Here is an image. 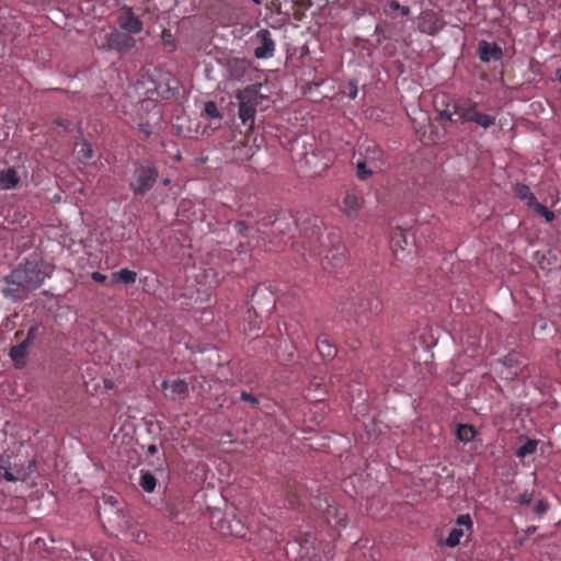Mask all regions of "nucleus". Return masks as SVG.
<instances>
[{
	"label": "nucleus",
	"instance_id": "c85d7f7f",
	"mask_svg": "<svg viewBox=\"0 0 561 561\" xmlns=\"http://www.w3.org/2000/svg\"><path fill=\"white\" fill-rule=\"evenodd\" d=\"M156 478L150 472H145L140 478V485L146 492H152L156 488Z\"/></svg>",
	"mask_w": 561,
	"mask_h": 561
},
{
	"label": "nucleus",
	"instance_id": "6e6552de",
	"mask_svg": "<svg viewBox=\"0 0 561 561\" xmlns=\"http://www.w3.org/2000/svg\"><path fill=\"white\" fill-rule=\"evenodd\" d=\"M136 46V39L123 32L114 31L104 36V41L100 44L101 49L116 50L127 53Z\"/></svg>",
	"mask_w": 561,
	"mask_h": 561
},
{
	"label": "nucleus",
	"instance_id": "1a4fd4ad",
	"mask_svg": "<svg viewBox=\"0 0 561 561\" xmlns=\"http://www.w3.org/2000/svg\"><path fill=\"white\" fill-rule=\"evenodd\" d=\"M312 536L310 534H304L299 538L287 543L286 552L288 556H293L299 560L313 561L316 558L314 553H311L312 549Z\"/></svg>",
	"mask_w": 561,
	"mask_h": 561
},
{
	"label": "nucleus",
	"instance_id": "f3484780",
	"mask_svg": "<svg viewBox=\"0 0 561 561\" xmlns=\"http://www.w3.org/2000/svg\"><path fill=\"white\" fill-rule=\"evenodd\" d=\"M229 75L232 79H241L250 68V61L242 58L230 59L227 64Z\"/></svg>",
	"mask_w": 561,
	"mask_h": 561
},
{
	"label": "nucleus",
	"instance_id": "f03ea898",
	"mask_svg": "<svg viewBox=\"0 0 561 561\" xmlns=\"http://www.w3.org/2000/svg\"><path fill=\"white\" fill-rule=\"evenodd\" d=\"M46 274L33 262L14 268L3 278L1 288L4 297L11 300H24L30 293L38 288L44 282Z\"/></svg>",
	"mask_w": 561,
	"mask_h": 561
},
{
	"label": "nucleus",
	"instance_id": "7ed1b4c3",
	"mask_svg": "<svg viewBox=\"0 0 561 561\" xmlns=\"http://www.w3.org/2000/svg\"><path fill=\"white\" fill-rule=\"evenodd\" d=\"M99 517L104 529L112 535L118 536L128 529V520L117 501L110 499L99 504Z\"/></svg>",
	"mask_w": 561,
	"mask_h": 561
},
{
	"label": "nucleus",
	"instance_id": "0e129e2a",
	"mask_svg": "<svg viewBox=\"0 0 561 561\" xmlns=\"http://www.w3.org/2000/svg\"><path fill=\"white\" fill-rule=\"evenodd\" d=\"M558 75H559V80H560V83H561V71L558 70Z\"/></svg>",
	"mask_w": 561,
	"mask_h": 561
},
{
	"label": "nucleus",
	"instance_id": "a211bd4d",
	"mask_svg": "<svg viewBox=\"0 0 561 561\" xmlns=\"http://www.w3.org/2000/svg\"><path fill=\"white\" fill-rule=\"evenodd\" d=\"M327 390L322 388L321 379L314 377L307 388L306 398L313 402H322Z\"/></svg>",
	"mask_w": 561,
	"mask_h": 561
},
{
	"label": "nucleus",
	"instance_id": "4c0bfd02",
	"mask_svg": "<svg viewBox=\"0 0 561 561\" xmlns=\"http://www.w3.org/2000/svg\"><path fill=\"white\" fill-rule=\"evenodd\" d=\"M204 111L208 117H211V118L220 117L219 111L217 108V104L214 101L206 102Z\"/></svg>",
	"mask_w": 561,
	"mask_h": 561
},
{
	"label": "nucleus",
	"instance_id": "680f3d73",
	"mask_svg": "<svg viewBox=\"0 0 561 561\" xmlns=\"http://www.w3.org/2000/svg\"><path fill=\"white\" fill-rule=\"evenodd\" d=\"M104 383H105L106 388H112L113 387L112 381L105 380Z\"/></svg>",
	"mask_w": 561,
	"mask_h": 561
},
{
	"label": "nucleus",
	"instance_id": "9d476101",
	"mask_svg": "<svg viewBox=\"0 0 561 561\" xmlns=\"http://www.w3.org/2000/svg\"><path fill=\"white\" fill-rule=\"evenodd\" d=\"M477 113V103L470 99L458 100L453 103V114H456L455 123L472 122Z\"/></svg>",
	"mask_w": 561,
	"mask_h": 561
},
{
	"label": "nucleus",
	"instance_id": "774afa93",
	"mask_svg": "<svg viewBox=\"0 0 561 561\" xmlns=\"http://www.w3.org/2000/svg\"><path fill=\"white\" fill-rule=\"evenodd\" d=\"M284 231H285V227H282V228L279 229V232H284Z\"/></svg>",
	"mask_w": 561,
	"mask_h": 561
},
{
	"label": "nucleus",
	"instance_id": "393cba45",
	"mask_svg": "<svg viewBox=\"0 0 561 561\" xmlns=\"http://www.w3.org/2000/svg\"><path fill=\"white\" fill-rule=\"evenodd\" d=\"M502 366L507 368H513V371H510L506 374V378H513L514 376H517V366L519 364V357L518 355L511 354L506 356L503 360H501Z\"/></svg>",
	"mask_w": 561,
	"mask_h": 561
},
{
	"label": "nucleus",
	"instance_id": "603ef678",
	"mask_svg": "<svg viewBox=\"0 0 561 561\" xmlns=\"http://www.w3.org/2000/svg\"><path fill=\"white\" fill-rule=\"evenodd\" d=\"M140 127V130L146 135V137H149L150 134H151V130H150V125L149 123H141L139 125Z\"/></svg>",
	"mask_w": 561,
	"mask_h": 561
},
{
	"label": "nucleus",
	"instance_id": "f704fd0d",
	"mask_svg": "<svg viewBox=\"0 0 561 561\" xmlns=\"http://www.w3.org/2000/svg\"><path fill=\"white\" fill-rule=\"evenodd\" d=\"M356 168H357V176L360 180H367L373 174V171L367 168V161H358L356 163Z\"/></svg>",
	"mask_w": 561,
	"mask_h": 561
},
{
	"label": "nucleus",
	"instance_id": "a878e982",
	"mask_svg": "<svg viewBox=\"0 0 561 561\" xmlns=\"http://www.w3.org/2000/svg\"><path fill=\"white\" fill-rule=\"evenodd\" d=\"M456 434L459 440L467 443L474 437L476 431L471 425L460 424L457 427Z\"/></svg>",
	"mask_w": 561,
	"mask_h": 561
},
{
	"label": "nucleus",
	"instance_id": "39448f33",
	"mask_svg": "<svg viewBox=\"0 0 561 561\" xmlns=\"http://www.w3.org/2000/svg\"><path fill=\"white\" fill-rule=\"evenodd\" d=\"M262 98L256 85L247 87L237 93L239 118L243 125L249 126V129L253 127L256 106Z\"/></svg>",
	"mask_w": 561,
	"mask_h": 561
},
{
	"label": "nucleus",
	"instance_id": "a18cd8bd",
	"mask_svg": "<svg viewBox=\"0 0 561 561\" xmlns=\"http://www.w3.org/2000/svg\"><path fill=\"white\" fill-rule=\"evenodd\" d=\"M533 501V492H524L520 496H519V503L522 505H529Z\"/></svg>",
	"mask_w": 561,
	"mask_h": 561
},
{
	"label": "nucleus",
	"instance_id": "b1692460",
	"mask_svg": "<svg viewBox=\"0 0 561 561\" xmlns=\"http://www.w3.org/2000/svg\"><path fill=\"white\" fill-rule=\"evenodd\" d=\"M347 215L355 214L362 207V198L353 193H347L344 198Z\"/></svg>",
	"mask_w": 561,
	"mask_h": 561
},
{
	"label": "nucleus",
	"instance_id": "2f4dec72",
	"mask_svg": "<svg viewBox=\"0 0 561 561\" xmlns=\"http://www.w3.org/2000/svg\"><path fill=\"white\" fill-rule=\"evenodd\" d=\"M463 536V530L460 528H453L445 540L448 547H456L460 542V538Z\"/></svg>",
	"mask_w": 561,
	"mask_h": 561
},
{
	"label": "nucleus",
	"instance_id": "09e8293b",
	"mask_svg": "<svg viewBox=\"0 0 561 561\" xmlns=\"http://www.w3.org/2000/svg\"><path fill=\"white\" fill-rule=\"evenodd\" d=\"M165 513H167V516L170 518V519H174L178 517V512L176 510L171 506V505H167L165 507Z\"/></svg>",
	"mask_w": 561,
	"mask_h": 561
},
{
	"label": "nucleus",
	"instance_id": "e433bc0d",
	"mask_svg": "<svg viewBox=\"0 0 561 561\" xmlns=\"http://www.w3.org/2000/svg\"><path fill=\"white\" fill-rule=\"evenodd\" d=\"M81 148L79 150L80 158L88 161L93 158V149L92 146L85 141H83L81 145Z\"/></svg>",
	"mask_w": 561,
	"mask_h": 561
},
{
	"label": "nucleus",
	"instance_id": "5fc2aeb1",
	"mask_svg": "<svg viewBox=\"0 0 561 561\" xmlns=\"http://www.w3.org/2000/svg\"><path fill=\"white\" fill-rule=\"evenodd\" d=\"M134 537H135V540L137 542H144V540L146 539L147 535H146V533L139 530L136 534H134Z\"/></svg>",
	"mask_w": 561,
	"mask_h": 561
},
{
	"label": "nucleus",
	"instance_id": "a19ab883",
	"mask_svg": "<svg viewBox=\"0 0 561 561\" xmlns=\"http://www.w3.org/2000/svg\"><path fill=\"white\" fill-rule=\"evenodd\" d=\"M389 8L392 10H400L401 14L408 16L410 14V8L405 5H401L398 1L391 0L388 3Z\"/></svg>",
	"mask_w": 561,
	"mask_h": 561
},
{
	"label": "nucleus",
	"instance_id": "2eb2a0df",
	"mask_svg": "<svg viewBox=\"0 0 561 561\" xmlns=\"http://www.w3.org/2000/svg\"><path fill=\"white\" fill-rule=\"evenodd\" d=\"M119 25L123 30L135 34L139 33L142 28V23L138 16L134 14L130 8L124 9L119 19Z\"/></svg>",
	"mask_w": 561,
	"mask_h": 561
},
{
	"label": "nucleus",
	"instance_id": "4be33fe9",
	"mask_svg": "<svg viewBox=\"0 0 561 561\" xmlns=\"http://www.w3.org/2000/svg\"><path fill=\"white\" fill-rule=\"evenodd\" d=\"M137 279V273L127 268H124L119 272L112 273L111 283L112 284H134Z\"/></svg>",
	"mask_w": 561,
	"mask_h": 561
},
{
	"label": "nucleus",
	"instance_id": "4d7b16f0",
	"mask_svg": "<svg viewBox=\"0 0 561 561\" xmlns=\"http://www.w3.org/2000/svg\"><path fill=\"white\" fill-rule=\"evenodd\" d=\"M148 453L150 455H153L154 453H157V446L156 445H149L148 446Z\"/></svg>",
	"mask_w": 561,
	"mask_h": 561
},
{
	"label": "nucleus",
	"instance_id": "79ce46f5",
	"mask_svg": "<svg viewBox=\"0 0 561 561\" xmlns=\"http://www.w3.org/2000/svg\"><path fill=\"white\" fill-rule=\"evenodd\" d=\"M157 106H158L157 103L151 99L142 100L139 103L140 111H149L151 107L156 108Z\"/></svg>",
	"mask_w": 561,
	"mask_h": 561
},
{
	"label": "nucleus",
	"instance_id": "f257e3e1",
	"mask_svg": "<svg viewBox=\"0 0 561 561\" xmlns=\"http://www.w3.org/2000/svg\"><path fill=\"white\" fill-rule=\"evenodd\" d=\"M305 241L293 244L294 250L304 257L307 252L310 256H323L325 266H340L345 260V249L339 242H333L331 236L323 233L318 219L310 228L305 229Z\"/></svg>",
	"mask_w": 561,
	"mask_h": 561
},
{
	"label": "nucleus",
	"instance_id": "4468645a",
	"mask_svg": "<svg viewBox=\"0 0 561 561\" xmlns=\"http://www.w3.org/2000/svg\"><path fill=\"white\" fill-rule=\"evenodd\" d=\"M444 21L434 11H424L420 19V30L423 33L433 35L444 26Z\"/></svg>",
	"mask_w": 561,
	"mask_h": 561
},
{
	"label": "nucleus",
	"instance_id": "13d9d810",
	"mask_svg": "<svg viewBox=\"0 0 561 561\" xmlns=\"http://www.w3.org/2000/svg\"><path fill=\"white\" fill-rule=\"evenodd\" d=\"M171 381L164 380L161 385L162 389L168 390L170 389Z\"/></svg>",
	"mask_w": 561,
	"mask_h": 561
},
{
	"label": "nucleus",
	"instance_id": "bf43d9fd",
	"mask_svg": "<svg viewBox=\"0 0 561 561\" xmlns=\"http://www.w3.org/2000/svg\"><path fill=\"white\" fill-rule=\"evenodd\" d=\"M56 123H57L58 125H60V126L65 127V128H67V127H68V123H67L66 121L58 119V121H56Z\"/></svg>",
	"mask_w": 561,
	"mask_h": 561
},
{
	"label": "nucleus",
	"instance_id": "0eeeda50",
	"mask_svg": "<svg viewBox=\"0 0 561 561\" xmlns=\"http://www.w3.org/2000/svg\"><path fill=\"white\" fill-rule=\"evenodd\" d=\"M158 172L150 163L140 164L134 173L131 190L136 195H144L156 183Z\"/></svg>",
	"mask_w": 561,
	"mask_h": 561
},
{
	"label": "nucleus",
	"instance_id": "7c9ffc66",
	"mask_svg": "<svg viewBox=\"0 0 561 561\" xmlns=\"http://www.w3.org/2000/svg\"><path fill=\"white\" fill-rule=\"evenodd\" d=\"M472 122L477 123L478 125L482 126L483 128H489L490 126H492L494 124L495 119L493 116L482 114L477 111Z\"/></svg>",
	"mask_w": 561,
	"mask_h": 561
},
{
	"label": "nucleus",
	"instance_id": "338daca9",
	"mask_svg": "<svg viewBox=\"0 0 561 561\" xmlns=\"http://www.w3.org/2000/svg\"><path fill=\"white\" fill-rule=\"evenodd\" d=\"M255 3L260 4L262 0H253Z\"/></svg>",
	"mask_w": 561,
	"mask_h": 561
},
{
	"label": "nucleus",
	"instance_id": "412c9836",
	"mask_svg": "<svg viewBox=\"0 0 561 561\" xmlns=\"http://www.w3.org/2000/svg\"><path fill=\"white\" fill-rule=\"evenodd\" d=\"M27 347L28 341H22L20 344L11 347L10 356L18 367H22L25 365Z\"/></svg>",
	"mask_w": 561,
	"mask_h": 561
},
{
	"label": "nucleus",
	"instance_id": "c756f323",
	"mask_svg": "<svg viewBox=\"0 0 561 561\" xmlns=\"http://www.w3.org/2000/svg\"><path fill=\"white\" fill-rule=\"evenodd\" d=\"M35 470V460H30L27 467H23L18 465L16 462L12 463L13 474L23 473L25 474V480L30 477V474Z\"/></svg>",
	"mask_w": 561,
	"mask_h": 561
},
{
	"label": "nucleus",
	"instance_id": "8fccbe9b",
	"mask_svg": "<svg viewBox=\"0 0 561 561\" xmlns=\"http://www.w3.org/2000/svg\"><path fill=\"white\" fill-rule=\"evenodd\" d=\"M38 330V327L37 325H34L32 327L28 332H27V336L24 341H28V344L31 343V341L35 337L36 335V332Z\"/></svg>",
	"mask_w": 561,
	"mask_h": 561
},
{
	"label": "nucleus",
	"instance_id": "58836bf2",
	"mask_svg": "<svg viewBox=\"0 0 561 561\" xmlns=\"http://www.w3.org/2000/svg\"><path fill=\"white\" fill-rule=\"evenodd\" d=\"M260 535L262 536V538H264L268 543H276L277 542V535L275 533H273L271 529L268 528H262L260 530Z\"/></svg>",
	"mask_w": 561,
	"mask_h": 561
},
{
	"label": "nucleus",
	"instance_id": "5701e85b",
	"mask_svg": "<svg viewBox=\"0 0 561 561\" xmlns=\"http://www.w3.org/2000/svg\"><path fill=\"white\" fill-rule=\"evenodd\" d=\"M514 194L518 198L526 201V204L529 208H533L538 202L535 195L530 192L529 187L525 184H516L514 186Z\"/></svg>",
	"mask_w": 561,
	"mask_h": 561
},
{
	"label": "nucleus",
	"instance_id": "dca6fc26",
	"mask_svg": "<svg viewBox=\"0 0 561 561\" xmlns=\"http://www.w3.org/2000/svg\"><path fill=\"white\" fill-rule=\"evenodd\" d=\"M478 50L480 59L484 62H489L490 60H500L503 55L500 46L484 41L479 44Z\"/></svg>",
	"mask_w": 561,
	"mask_h": 561
},
{
	"label": "nucleus",
	"instance_id": "c9c22d12",
	"mask_svg": "<svg viewBox=\"0 0 561 561\" xmlns=\"http://www.w3.org/2000/svg\"><path fill=\"white\" fill-rule=\"evenodd\" d=\"M248 231H249V226L245 221L239 220V221L234 222L233 232L236 233L237 238L247 237Z\"/></svg>",
	"mask_w": 561,
	"mask_h": 561
},
{
	"label": "nucleus",
	"instance_id": "423d86ee",
	"mask_svg": "<svg viewBox=\"0 0 561 561\" xmlns=\"http://www.w3.org/2000/svg\"><path fill=\"white\" fill-rule=\"evenodd\" d=\"M276 304L274 293L267 287L257 286L251 297V309L259 318L268 317Z\"/></svg>",
	"mask_w": 561,
	"mask_h": 561
},
{
	"label": "nucleus",
	"instance_id": "052dcab7",
	"mask_svg": "<svg viewBox=\"0 0 561 561\" xmlns=\"http://www.w3.org/2000/svg\"><path fill=\"white\" fill-rule=\"evenodd\" d=\"M535 531H536V527H535V526H533V527H528V528H527L526 534H527V535H530V534H533V533H535Z\"/></svg>",
	"mask_w": 561,
	"mask_h": 561
},
{
	"label": "nucleus",
	"instance_id": "ddd939ff",
	"mask_svg": "<svg viewBox=\"0 0 561 561\" xmlns=\"http://www.w3.org/2000/svg\"><path fill=\"white\" fill-rule=\"evenodd\" d=\"M150 78L153 84L158 81L154 91L158 96L163 99H169L172 95V90L175 88L174 85L178 84V81L168 72L159 71L154 77L151 76Z\"/></svg>",
	"mask_w": 561,
	"mask_h": 561
},
{
	"label": "nucleus",
	"instance_id": "3c124183",
	"mask_svg": "<svg viewBox=\"0 0 561 561\" xmlns=\"http://www.w3.org/2000/svg\"><path fill=\"white\" fill-rule=\"evenodd\" d=\"M92 279L98 283H103L106 279V276L99 272H94V273H92Z\"/></svg>",
	"mask_w": 561,
	"mask_h": 561
},
{
	"label": "nucleus",
	"instance_id": "f8f14e48",
	"mask_svg": "<svg viewBox=\"0 0 561 561\" xmlns=\"http://www.w3.org/2000/svg\"><path fill=\"white\" fill-rule=\"evenodd\" d=\"M259 46L254 49V56L257 59L272 57L275 44L268 30H260L255 35Z\"/></svg>",
	"mask_w": 561,
	"mask_h": 561
},
{
	"label": "nucleus",
	"instance_id": "72a5a7b5",
	"mask_svg": "<svg viewBox=\"0 0 561 561\" xmlns=\"http://www.w3.org/2000/svg\"><path fill=\"white\" fill-rule=\"evenodd\" d=\"M438 117L440 121H448L450 123H455L456 114H453V104H446L445 108L438 110Z\"/></svg>",
	"mask_w": 561,
	"mask_h": 561
},
{
	"label": "nucleus",
	"instance_id": "e2e57ef3",
	"mask_svg": "<svg viewBox=\"0 0 561 561\" xmlns=\"http://www.w3.org/2000/svg\"><path fill=\"white\" fill-rule=\"evenodd\" d=\"M277 222L283 226L285 224V220H277ZM286 226H288V222H286Z\"/></svg>",
	"mask_w": 561,
	"mask_h": 561
},
{
	"label": "nucleus",
	"instance_id": "de8ad7c7",
	"mask_svg": "<svg viewBox=\"0 0 561 561\" xmlns=\"http://www.w3.org/2000/svg\"><path fill=\"white\" fill-rule=\"evenodd\" d=\"M457 524L458 525H467V526H470L471 525V519H470V516L467 514V515H460L458 516L457 518Z\"/></svg>",
	"mask_w": 561,
	"mask_h": 561
},
{
	"label": "nucleus",
	"instance_id": "cd10ccee",
	"mask_svg": "<svg viewBox=\"0 0 561 561\" xmlns=\"http://www.w3.org/2000/svg\"><path fill=\"white\" fill-rule=\"evenodd\" d=\"M537 448V440L529 439L523 446L517 448L516 456L518 458H524L530 454H534Z\"/></svg>",
	"mask_w": 561,
	"mask_h": 561
},
{
	"label": "nucleus",
	"instance_id": "473e14b6",
	"mask_svg": "<svg viewBox=\"0 0 561 561\" xmlns=\"http://www.w3.org/2000/svg\"><path fill=\"white\" fill-rule=\"evenodd\" d=\"M531 209L534 211H536L538 215L545 217L547 222H551L554 219L553 211L549 210L546 206L541 205L539 202H537Z\"/></svg>",
	"mask_w": 561,
	"mask_h": 561
},
{
	"label": "nucleus",
	"instance_id": "20e7f679",
	"mask_svg": "<svg viewBox=\"0 0 561 561\" xmlns=\"http://www.w3.org/2000/svg\"><path fill=\"white\" fill-rule=\"evenodd\" d=\"M211 525L222 536L247 537L244 524L236 516L233 511L215 510L211 513Z\"/></svg>",
	"mask_w": 561,
	"mask_h": 561
},
{
	"label": "nucleus",
	"instance_id": "6ab92c4d",
	"mask_svg": "<svg viewBox=\"0 0 561 561\" xmlns=\"http://www.w3.org/2000/svg\"><path fill=\"white\" fill-rule=\"evenodd\" d=\"M188 394V386L182 379H175L171 381L170 385V393H167V397H170L172 400L180 399L183 400Z\"/></svg>",
	"mask_w": 561,
	"mask_h": 561
},
{
	"label": "nucleus",
	"instance_id": "864d4df0",
	"mask_svg": "<svg viewBox=\"0 0 561 561\" xmlns=\"http://www.w3.org/2000/svg\"><path fill=\"white\" fill-rule=\"evenodd\" d=\"M249 244V242H243L242 240L239 241V244L237 247V251L239 254L241 253H245L247 252V245Z\"/></svg>",
	"mask_w": 561,
	"mask_h": 561
},
{
	"label": "nucleus",
	"instance_id": "6e6d98bb",
	"mask_svg": "<svg viewBox=\"0 0 561 561\" xmlns=\"http://www.w3.org/2000/svg\"><path fill=\"white\" fill-rule=\"evenodd\" d=\"M356 94H357V87L355 84H353L352 82H350V92H348V96L351 99H355L356 98Z\"/></svg>",
	"mask_w": 561,
	"mask_h": 561
},
{
	"label": "nucleus",
	"instance_id": "49530a36",
	"mask_svg": "<svg viewBox=\"0 0 561 561\" xmlns=\"http://www.w3.org/2000/svg\"><path fill=\"white\" fill-rule=\"evenodd\" d=\"M241 399L243 401L249 402L252 405H256L259 403V400L253 394L248 393V392H242L241 393Z\"/></svg>",
	"mask_w": 561,
	"mask_h": 561
},
{
	"label": "nucleus",
	"instance_id": "c03bdc74",
	"mask_svg": "<svg viewBox=\"0 0 561 561\" xmlns=\"http://www.w3.org/2000/svg\"><path fill=\"white\" fill-rule=\"evenodd\" d=\"M12 461H11V457H7V458H3L1 457L0 458V469L5 471V470H12Z\"/></svg>",
	"mask_w": 561,
	"mask_h": 561
},
{
	"label": "nucleus",
	"instance_id": "9b49d317",
	"mask_svg": "<svg viewBox=\"0 0 561 561\" xmlns=\"http://www.w3.org/2000/svg\"><path fill=\"white\" fill-rule=\"evenodd\" d=\"M391 244L394 255L399 257L400 252H413L414 239L407 231H404L400 227H397L392 232Z\"/></svg>",
	"mask_w": 561,
	"mask_h": 561
},
{
	"label": "nucleus",
	"instance_id": "69168bd1",
	"mask_svg": "<svg viewBox=\"0 0 561 561\" xmlns=\"http://www.w3.org/2000/svg\"><path fill=\"white\" fill-rule=\"evenodd\" d=\"M8 135H9L8 133H4L3 134V139H7Z\"/></svg>",
	"mask_w": 561,
	"mask_h": 561
},
{
	"label": "nucleus",
	"instance_id": "ea45409f",
	"mask_svg": "<svg viewBox=\"0 0 561 561\" xmlns=\"http://www.w3.org/2000/svg\"><path fill=\"white\" fill-rule=\"evenodd\" d=\"M3 478L10 482L25 481V474H23V473L13 474L12 470L3 471Z\"/></svg>",
	"mask_w": 561,
	"mask_h": 561
},
{
	"label": "nucleus",
	"instance_id": "aec40b11",
	"mask_svg": "<svg viewBox=\"0 0 561 561\" xmlns=\"http://www.w3.org/2000/svg\"><path fill=\"white\" fill-rule=\"evenodd\" d=\"M19 183L15 169L8 168L0 172V190H10Z\"/></svg>",
	"mask_w": 561,
	"mask_h": 561
},
{
	"label": "nucleus",
	"instance_id": "bb28decb",
	"mask_svg": "<svg viewBox=\"0 0 561 561\" xmlns=\"http://www.w3.org/2000/svg\"><path fill=\"white\" fill-rule=\"evenodd\" d=\"M317 348L323 358H333L336 351L328 340H321L317 344Z\"/></svg>",
	"mask_w": 561,
	"mask_h": 561
},
{
	"label": "nucleus",
	"instance_id": "37998d69",
	"mask_svg": "<svg viewBox=\"0 0 561 561\" xmlns=\"http://www.w3.org/2000/svg\"><path fill=\"white\" fill-rule=\"evenodd\" d=\"M547 508L548 505L542 500H539L534 506V512L540 516L547 511Z\"/></svg>",
	"mask_w": 561,
	"mask_h": 561
}]
</instances>
